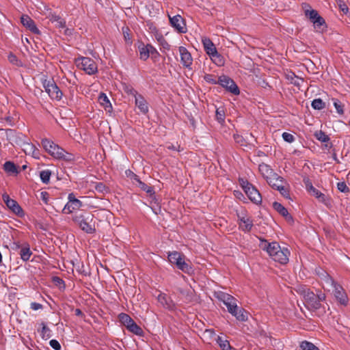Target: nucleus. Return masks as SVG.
Here are the masks:
<instances>
[{
    "mask_svg": "<svg viewBox=\"0 0 350 350\" xmlns=\"http://www.w3.org/2000/svg\"><path fill=\"white\" fill-rule=\"evenodd\" d=\"M148 51H149V54L152 55L158 54L156 49L150 44H148Z\"/></svg>",
    "mask_w": 350,
    "mask_h": 350,
    "instance_id": "60",
    "label": "nucleus"
},
{
    "mask_svg": "<svg viewBox=\"0 0 350 350\" xmlns=\"http://www.w3.org/2000/svg\"><path fill=\"white\" fill-rule=\"evenodd\" d=\"M258 170L262 176L267 180L275 174L269 165L265 163H261L258 166Z\"/></svg>",
    "mask_w": 350,
    "mask_h": 350,
    "instance_id": "25",
    "label": "nucleus"
},
{
    "mask_svg": "<svg viewBox=\"0 0 350 350\" xmlns=\"http://www.w3.org/2000/svg\"><path fill=\"white\" fill-rule=\"evenodd\" d=\"M231 314L235 317L238 321H245L247 320V313L243 308L237 307V309H236L233 313H231Z\"/></svg>",
    "mask_w": 350,
    "mask_h": 350,
    "instance_id": "28",
    "label": "nucleus"
},
{
    "mask_svg": "<svg viewBox=\"0 0 350 350\" xmlns=\"http://www.w3.org/2000/svg\"><path fill=\"white\" fill-rule=\"evenodd\" d=\"M21 23L24 27L35 34H40V31L37 28L35 22L27 15H23L21 18Z\"/></svg>",
    "mask_w": 350,
    "mask_h": 350,
    "instance_id": "22",
    "label": "nucleus"
},
{
    "mask_svg": "<svg viewBox=\"0 0 350 350\" xmlns=\"http://www.w3.org/2000/svg\"><path fill=\"white\" fill-rule=\"evenodd\" d=\"M282 136L283 139L288 143H292L295 141L294 136L289 133L284 132Z\"/></svg>",
    "mask_w": 350,
    "mask_h": 350,
    "instance_id": "50",
    "label": "nucleus"
},
{
    "mask_svg": "<svg viewBox=\"0 0 350 350\" xmlns=\"http://www.w3.org/2000/svg\"><path fill=\"white\" fill-rule=\"evenodd\" d=\"M311 106L314 109L321 110L325 107V103L321 98H316L312 101Z\"/></svg>",
    "mask_w": 350,
    "mask_h": 350,
    "instance_id": "40",
    "label": "nucleus"
},
{
    "mask_svg": "<svg viewBox=\"0 0 350 350\" xmlns=\"http://www.w3.org/2000/svg\"><path fill=\"white\" fill-rule=\"evenodd\" d=\"M297 292L302 295L306 306L308 308L319 309L321 307V302L325 299V295L321 291L314 294L308 288L299 287Z\"/></svg>",
    "mask_w": 350,
    "mask_h": 350,
    "instance_id": "1",
    "label": "nucleus"
},
{
    "mask_svg": "<svg viewBox=\"0 0 350 350\" xmlns=\"http://www.w3.org/2000/svg\"><path fill=\"white\" fill-rule=\"evenodd\" d=\"M2 198L8 208L18 216H23V211L18 202L11 199L7 193H3Z\"/></svg>",
    "mask_w": 350,
    "mask_h": 350,
    "instance_id": "12",
    "label": "nucleus"
},
{
    "mask_svg": "<svg viewBox=\"0 0 350 350\" xmlns=\"http://www.w3.org/2000/svg\"><path fill=\"white\" fill-rule=\"evenodd\" d=\"M131 93L135 97V105L139 110L143 113H146L148 111V106L144 98L134 90H131Z\"/></svg>",
    "mask_w": 350,
    "mask_h": 350,
    "instance_id": "18",
    "label": "nucleus"
},
{
    "mask_svg": "<svg viewBox=\"0 0 350 350\" xmlns=\"http://www.w3.org/2000/svg\"><path fill=\"white\" fill-rule=\"evenodd\" d=\"M180 55V62L183 66L191 69V66L193 63V58L191 53L184 46H180L178 49Z\"/></svg>",
    "mask_w": 350,
    "mask_h": 350,
    "instance_id": "16",
    "label": "nucleus"
},
{
    "mask_svg": "<svg viewBox=\"0 0 350 350\" xmlns=\"http://www.w3.org/2000/svg\"><path fill=\"white\" fill-rule=\"evenodd\" d=\"M305 15L310 18L311 22L312 23L314 21L316 20L320 15L317 12V11L314 10H305Z\"/></svg>",
    "mask_w": 350,
    "mask_h": 350,
    "instance_id": "42",
    "label": "nucleus"
},
{
    "mask_svg": "<svg viewBox=\"0 0 350 350\" xmlns=\"http://www.w3.org/2000/svg\"><path fill=\"white\" fill-rule=\"evenodd\" d=\"M49 345L55 350H60L61 349V345L57 340L53 339V340H50Z\"/></svg>",
    "mask_w": 350,
    "mask_h": 350,
    "instance_id": "53",
    "label": "nucleus"
},
{
    "mask_svg": "<svg viewBox=\"0 0 350 350\" xmlns=\"http://www.w3.org/2000/svg\"><path fill=\"white\" fill-rule=\"evenodd\" d=\"M60 156L61 157H58V159H63L67 161H72L75 159V157L72 154L66 152L63 148Z\"/></svg>",
    "mask_w": 350,
    "mask_h": 350,
    "instance_id": "43",
    "label": "nucleus"
},
{
    "mask_svg": "<svg viewBox=\"0 0 350 350\" xmlns=\"http://www.w3.org/2000/svg\"><path fill=\"white\" fill-rule=\"evenodd\" d=\"M157 300L165 308L172 310L174 308V302L166 294L160 293L157 296Z\"/></svg>",
    "mask_w": 350,
    "mask_h": 350,
    "instance_id": "23",
    "label": "nucleus"
},
{
    "mask_svg": "<svg viewBox=\"0 0 350 350\" xmlns=\"http://www.w3.org/2000/svg\"><path fill=\"white\" fill-rule=\"evenodd\" d=\"M155 38L164 49H170V45L168 44L167 41L165 40V38H163V36L161 33L157 32L155 34Z\"/></svg>",
    "mask_w": 350,
    "mask_h": 350,
    "instance_id": "41",
    "label": "nucleus"
},
{
    "mask_svg": "<svg viewBox=\"0 0 350 350\" xmlns=\"http://www.w3.org/2000/svg\"><path fill=\"white\" fill-rule=\"evenodd\" d=\"M239 228L244 232H250L253 227V221L250 216L245 213L238 214Z\"/></svg>",
    "mask_w": 350,
    "mask_h": 350,
    "instance_id": "13",
    "label": "nucleus"
},
{
    "mask_svg": "<svg viewBox=\"0 0 350 350\" xmlns=\"http://www.w3.org/2000/svg\"><path fill=\"white\" fill-rule=\"evenodd\" d=\"M234 139L236 143L240 146H246L247 145V142L242 135L238 134L234 135Z\"/></svg>",
    "mask_w": 350,
    "mask_h": 350,
    "instance_id": "47",
    "label": "nucleus"
},
{
    "mask_svg": "<svg viewBox=\"0 0 350 350\" xmlns=\"http://www.w3.org/2000/svg\"><path fill=\"white\" fill-rule=\"evenodd\" d=\"M8 59H9L10 62L12 63L14 65L21 66V61H19L17 57L15 55H14V54L10 53L8 55Z\"/></svg>",
    "mask_w": 350,
    "mask_h": 350,
    "instance_id": "49",
    "label": "nucleus"
},
{
    "mask_svg": "<svg viewBox=\"0 0 350 350\" xmlns=\"http://www.w3.org/2000/svg\"><path fill=\"white\" fill-rule=\"evenodd\" d=\"M322 280L327 286H330L332 287H334L336 284H338L336 282H334L332 278L330 277L327 273H325L323 275H322Z\"/></svg>",
    "mask_w": 350,
    "mask_h": 350,
    "instance_id": "44",
    "label": "nucleus"
},
{
    "mask_svg": "<svg viewBox=\"0 0 350 350\" xmlns=\"http://www.w3.org/2000/svg\"><path fill=\"white\" fill-rule=\"evenodd\" d=\"M54 281H55L57 284H63V283H64V281H63L62 279H60L59 278H57V277H56V278H54Z\"/></svg>",
    "mask_w": 350,
    "mask_h": 350,
    "instance_id": "62",
    "label": "nucleus"
},
{
    "mask_svg": "<svg viewBox=\"0 0 350 350\" xmlns=\"http://www.w3.org/2000/svg\"><path fill=\"white\" fill-rule=\"evenodd\" d=\"M168 260L172 264L176 265L178 269L185 273H189L192 271L191 267L185 261L184 256L178 252H173L168 254Z\"/></svg>",
    "mask_w": 350,
    "mask_h": 350,
    "instance_id": "3",
    "label": "nucleus"
},
{
    "mask_svg": "<svg viewBox=\"0 0 350 350\" xmlns=\"http://www.w3.org/2000/svg\"><path fill=\"white\" fill-rule=\"evenodd\" d=\"M217 297L224 303L230 314L237 309V299L230 295L224 292H218L217 293Z\"/></svg>",
    "mask_w": 350,
    "mask_h": 350,
    "instance_id": "7",
    "label": "nucleus"
},
{
    "mask_svg": "<svg viewBox=\"0 0 350 350\" xmlns=\"http://www.w3.org/2000/svg\"><path fill=\"white\" fill-rule=\"evenodd\" d=\"M314 137L321 142H328L329 137L322 131H317L314 133Z\"/></svg>",
    "mask_w": 350,
    "mask_h": 350,
    "instance_id": "34",
    "label": "nucleus"
},
{
    "mask_svg": "<svg viewBox=\"0 0 350 350\" xmlns=\"http://www.w3.org/2000/svg\"><path fill=\"white\" fill-rule=\"evenodd\" d=\"M333 104L336 110V111L339 114H343L344 110H343V105L341 103L340 101H339L338 99H333Z\"/></svg>",
    "mask_w": 350,
    "mask_h": 350,
    "instance_id": "46",
    "label": "nucleus"
},
{
    "mask_svg": "<svg viewBox=\"0 0 350 350\" xmlns=\"http://www.w3.org/2000/svg\"><path fill=\"white\" fill-rule=\"evenodd\" d=\"M306 189L312 196L317 198L319 202L326 205L329 204L328 198L324 193L314 187L308 181L306 183Z\"/></svg>",
    "mask_w": 350,
    "mask_h": 350,
    "instance_id": "17",
    "label": "nucleus"
},
{
    "mask_svg": "<svg viewBox=\"0 0 350 350\" xmlns=\"http://www.w3.org/2000/svg\"><path fill=\"white\" fill-rule=\"evenodd\" d=\"M3 169L8 173H16V165L11 161H6L3 165Z\"/></svg>",
    "mask_w": 350,
    "mask_h": 350,
    "instance_id": "37",
    "label": "nucleus"
},
{
    "mask_svg": "<svg viewBox=\"0 0 350 350\" xmlns=\"http://www.w3.org/2000/svg\"><path fill=\"white\" fill-rule=\"evenodd\" d=\"M337 188L338 189L343 193H347L349 191V188L344 182H339L337 184Z\"/></svg>",
    "mask_w": 350,
    "mask_h": 350,
    "instance_id": "52",
    "label": "nucleus"
},
{
    "mask_svg": "<svg viewBox=\"0 0 350 350\" xmlns=\"http://www.w3.org/2000/svg\"><path fill=\"white\" fill-rule=\"evenodd\" d=\"M268 184L273 189H278V186H282L284 184V180L277 174L267 180Z\"/></svg>",
    "mask_w": 350,
    "mask_h": 350,
    "instance_id": "27",
    "label": "nucleus"
},
{
    "mask_svg": "<svg viewBox=\"0 0 350 350\" xmlns=\"http://www.w3.org/2000/svg\"><path fill=\"white\" fill-rule=\"evenodd\" d=\"M47 18L52 23H55L58 28H64L66 27V21L60 16L55 12H49Z\"/></svg>",
    "mask_w": 350,
    "mask_h": 350,
    "instance_id": "24",
    "label": "nucleus"
},
{
    "mask_svg": "<svg viewBox=\"0 0 350 350\" xmlns=\"http://www.w3.org/2000/svg\"><path fill=\"white\" fill-rule=\"evenodd\" d=\"M334 288V295L336 299L339 301V303L342 305H347L348 303V297L345 292L343 288L339 285L336 284Z\"/></svg>",
    "mask_w": 350,
    "mask_h": 350,
    "instance_id": "20",
    "label": "nucleus"
},
{
    "mask_svg": "<svg viewBox=\"0 0 350 350\" xmlns=\"http://www.w3.org/2000/svg\"><path fill=\"white\" fill-rule=\"evenodd\" d=\"M30 308L33 310H38L42 308V305L37 302H32L30 305Z\"/></svg>",
    "mask_w": 350,
    "mask_h": 350,
    "instance_id": "56",
    "label": "nucleus"
},
{
    "mask_svg": "<svg viewBox=\"0 0 350 350\" xmlns=\"http://www.w3.org/2000/svg\"><path fill=\"white\" fill-rule=\"evenodd\" d=\"M218 83L234 95H238L240 93L239 89L234 81L227 76L219 77Z\"/></svg>",
    "mask_w": 350,
    "mask_h": 350,
    "instance_id": "10",
    "label": "nucleus"
},
{
    "mask_svg": "<svg viewBox=\"0 0 350 350\" xmlns=\"http://www.w3.org/2000/svg\"><path fill=\"white\" fill-rule=\"evenodd\" d=\"M75 312L77 316H80L82 314V312L81 311L80 309L78 308L75 310Z\"/></svg>",
    "mask_w": 350,
    "mask_h": 350,
    "instance_id": "64",
    "label": "nucleus"
},
{
    "mask_svg": "<svg viewBox=\"0 0 350 350\" xmlns=\"http://www.w3.org/2000/svg\"><path fill=\"white\" fill-rule=\"evenodd\" d=\"M139 50L140 59L143 60H146L150 56L148 51V44H142L139 46Z\"/></svg>",
    "mask_w": 350,
    "mask_h": 350,
    "instance_id": "33",
    "label": "nucleus"
},
{
    "mask_svg": "<svg viewBox=\"0 0 350 350\" xmlns=\"http://www.w3.org/2000/svg\"><path fill=\"white\" fill-rule=\"evenodd\" d=\"M300 81H302L301 79L297 77V76H293V79H292L291 83L294 84L295 85L299 86L300 84Z\"/></svg>",
    "mask_w": 350,
    "mask_h": 350,
    "instance_id": "59",
    "label": "nucleus"
},
{
    "mask_svg": "<svg viewBox=\"0 0 350 350\" xmlns=\"http://www.w3.org/2000/svg\"><path fill=\"white\" fill-rule=\"evenodd\" d=\"M34 145L29 142H24L22 144L23 150L26 154L33 152Z\"/></svg>",
    "mask_w": 350,
    "mask_h": 350,
    "instance_id": "38",
    "label": "nucleus"
},
{
    "mask_svg": "<svg viewBox=\"0 0 350 350\" xmlns=\"http://www.w3.org/2000/svg\"><path fill=\"white\" fill-rule=\"evenodd\" d=\"M92 216L89 213L80 214L76 215L74 220L83 231L88 233H92L94 231V228L88 221L90 219H92Z\"/></svg>",
    "mask_w": 350,
    "mask_h": 350,
    "instance_id": "6",
    "label": "nucleus"
},
{
    "mask_svg": "<svg viewBox=\"0 0 350 350\" xmlns=\"http://www.w3.org/2000/svg\"><path fill=\"white\" fill-rule=\"evenodd\" d=\"M99 100H100V103L103 105H105L107 106V105H110L109 100L107 96L105 94H102L100 95Z\"/></svg>",
    "mask_w": 350,
    "mask_h": 350,
    "instance_id": "54",
    "label": "nucleus"
},
{
    "mask_svg": "<svg viewBox=\"0 0 350 350\" xmlns=\"http://www.w3.org/2000/svg\"><path fill=\"white\" fill-rule=\"evenodd\" d=\"M278 191H280V193L282 194V196H284L286 198H289V193L288 189L282 185V186H278Z\"/></svg>",
    "mask_w": 350,
    "mask_h": 350,
    "instance_id": "51",
    "label": "nucleus"
},
{
    "mask_svg": "<svg viewBox=\"0 0 350 350\" xmlns=\"http://www.w3.org/2000/svg\"><path fill=\"white\" fill-rule=\"evenodd\" d=\"M170 23L171 25L179 33L186 32L187 28L183 18L179 15L170 16L169 15Z\"/></svg>",
    "mask_w": 350,
    "mask_h": 350,
    "instance_id": "14",
    "label": "nucleus"
},
{
    "mask_svg": "<svg viewBox=\"0 0 350 350\" xmlns=\"http://www.w3.org/2000/svg\"><path fill=\"white\" fill-rule=\"evenodd\" d=\"M51 172L50 170H43L40 173V177L43 183L47 184L50 180Z\"/></svg>",
    "mask_w": 350,
    "mask_h": 350,
    "instance_id": "39",
    "label": "nucleus"
},
{
    "mask_svg": "<svg viewBox=\"0 0 350 350\" xmlns=\"http://www.w3.org/2000/svg\"><path fill=\"white\" fill-rule=\"evenodd\" d=\"M234 195L237 198H241V196H243V194L239 191H235Z\"/></svg>",
    "mask_w": 350,
    "mask_h": 350,
    "instance_id": "63",
    "label": "nucleus"
},
{
    "mask_svg": "<svg viewBox=\"0 0 350 350\" xmlns=\"http://www.w3.org/2000/svg\"><path fill=\"white\" fill-rule=\"evenodd\" d=\"M240 185L250 200L254 203L258 204L262 201V197L259 191L247 180L240 179Z\"/></svg>",
    "mask_w": 350,
    "mask_h": 350,
    "instance_id": "2",
    "label": "nucleus"
},
{
    "mask_svg": "<svg viewBox=\"0 0 350 350\" xmlns=\"http://www.w3.org/2000/svg\"><path fill=\"white\" fill-rule=\"evenodd\" d=\"M260 247L265 250L269 256L273 258L280 250L281 247L277 242L268 243L267 241H262L260 245Z\"/></svg>",
    "mask_w": 350,
    "mask_h": 350,
    "instance_id": "15",
    "label": "nucleus"
},
{
    "mask_svg": "<svg viewBox=\"0 0 350 350\" xmlns=\"http://www.w3.org/2000/svg\"><path fill=\"white\" fill-rule=\"evenodd\" d=\"M43 86L45 91L48 93L49 96L55 100H60L62 96V92L60 91L57 85L55 83L53 80H45L43 82Z\"/></svg>",
    "mask_w": 350,
    "mask_h": 350,
    "instance_id": "8",
    "label": "nucleus"
},
{
    "mask_svg": "<svg viewBox=\"0 0 350 350\" xmlns=\"http://www.w3.org/2000/svg\"><path fill=\"white\" fill-rule=\"evenodd\" d=\"M132 178L135 180L138 186L144 191H145L147 193L152 194L153 193V189L151 187L146 185L144 183L142 182L139 177L136 175L133 174Z\"/></svg>",
    "mask_w": 350,
    "mask_h": 350,
    "instance_id": "30",
    "label": "nucleus"
},
{
    "mask_svg": "<svg viewBox=\"0 0 350 350\" xmlns=\"http://www.w3.org/2000/svg\"><path fill=\"white\" fill-rule=\"evenodd\" d=\"M77 65L88 75H93L97 72L96 62L90 57H83L79 58L77 60Z\"/></svg>",
    "mask_w": 350,
    "mask_h": 350,
    "instance_id": "5",
    "label": "nucleus"
},
{
    "mask_svg": "<svg viewBox=\"0 0 350 350\" xmlns=\"http://www.w3.org/2000/svg\"><path fill=\"white\" fill-rule=\"evenodd\" d=\"M49 194L46 191H42L40 193V199L45 203L49 202Z\"/></svg>",
    "mask_w": 350,
    "mask_h": 350,
    "instance_id": "55",
    "label": "nucleus"
},
{
    "mask_svg": "<svg viewBox=\"0 0 350 350\" xmlns=\"http://www.w3.org/2000/svg\"><path fill=\"white\" fill-rule=\"evenodd\" d=\"M40 325L42 327V329L40 331L41 337L44 340L50 338L52 336L51 330L45 325L44 323H42Z\"/></svg>",
    "mask_w": 350,
    "mask_h": 350,
    "instance_id": "32",
    "label": "nucleus"
},
{
    "mask_svg": "<svg viewBox=\"0 0 350 350\" xmlns=\"http://www.w3.org/2000/svg\"><path fill=\"white\" fill-rule=\"evenodd\" d=\"M68 202L64 206L63 212L66 214H70L75 210L79 209L82 206V202L77 199L75 195L71 193L68 196Z\"/></svg>",
    "mask_w": 350,
    "mask_h": 350,
    "instance_id": "11",
    "label": "nucleus"
},
{
    "mask_svg": "<svg viewBox=\"0 0 350 350\" xmlns=\"http://www.w3.org/2000/svg\"><path fill=\"white\" fill-rule=\"evenodd\" d=\"M216 342L221 350H236L230 346L229 342L226 339L221 336H218L217 337Z\"/></svg>",
    "mask_w": 350,
    "mask_h": 350,
    "instance_id": "29",
    "label": "nucleus"
},
{
    "mask_svg": "<svg viewBox=\"0 0 350 350\" xmlns=\"http://www.w3.org/2000/svg\"><path fill=\"white\" fill-rule=\"evenodd\" d=\"M42 145L44 149L54 158L58 159L59 157H61L62 148L53 142L48 139H43L42 140Z\"/></svg>",
    "mask_w": 350,
    "mask_h": 350,
    "instance_id": "9",
    "label": "nucleus"
},
{
    "mask_svg": "<svg viewBox=\"0 0 350 350\" xmlns=\"http://www.w3.org/2000/svg\"><path fill=\"white\" fill-rule=\"evenodd\" d=\"M120 321L121 323L126 326V327L132 333L142 336L143 334L142 329L138 326L135 321L130 317L129 315L125 313H121L119 314Z\"/></svg>",
    "mask_w": 350,
    "mask_h": 350,
    "instance_id": "4",
    "label": "nucleus"
},
{
    "mask_svg": "<svg viewBox=\"0 0 350 350\" xmlns=\"http://www.w3.org/2000/svg\"><path fill=\"white\" fill-rule=\"evenodd\" d=\"M19 254L23 261H27L30 258L32 252L30 250V246L28 243L24 244L21 247Z\"/></svg>",
    "mask_w": 350,
    "mask_h": 350,
    "instance_id": "26",
    "label": "nucleus"
},
{
    "mask_svg": "<svg viewBox=\"0 0 350 350\" xmlns=\"http://www.w3.org/2000/svg\"><path fill=\"white\" fill-rule=\"evenodd\" d=\"M225 113L223 108H218L216 109V118L219 123L224 122Z\"/></svg>",
    "mask_w": 350,
    "mask_h": 350,
    "instance_id": "45",
    "label": "nucleus"
},
{
    "mask_svg": "<svg viewBox=\"0 0 350 350\" xmlns=\"http://www.w3.org/2000/svg\"><path fill=\"white\" fill-rule=\"evenodd\" d=\"M29 155H31L35 159H40V151H39V150L36 146H34V148H33V152L30 153Z\"/></svg>",
    "mask_w": 350,
    "mask_h": 350,
    "instance_id": "57",
    "label": "nucleus"
},
{
    "mask_svg": "<svg viewBox=\"0 0 350 350\" xmlns=\"http://www.w3.org/2000/svg\"><path fill=\"white\" fill-rule=\"evenodd\" d=\"M314 25V27L317 31H321L323 29V27L325 26V20L320 16L315 21L312 22Z\"/></svg>",
    "mask_w": 350,
    "mask_h": 350,
    "instance_id": "36",
    "label": "nucleus"
},
{
    "mask_svg": "<svg viewBox=\"0 0 350 350\" xmlns=\"http://www.w3.org/2000/svg\"><path fill=\"white\" fill-rule=\"evenodd\" d=\"M300 347L303 350H319V348L315 346L313 343L304 340L301 342Z\"/></svg>",
    "mask_w": 350,
    "mask_h": 350,
    "instance_id": "35",
    "label": "nucleus"
},
{
    "mask_svg": "<svg viewBox=\"0 0 350 350\" xmlns=\"http://www.w3.org/2000/svg\"><path fill=\"white\" fill-rule=\"evenodd\" d=\"M96 190L103 191L105 189V186L103 183H98L96 187Z\"/></svg>",
    "mask_w": 350,
    "mask_h": 350,
    "instance_id": "61",
    "label": "nucleus"
},
{
    "mask_svg": "<svg viewBox=\"0 0 350 350\" xmlns=\"http://www.w3.org/2000/svg\"><path fill=\"white\" fill-rule=\"evenodd\" d=\"M290 251L288 248L283 247L278 250V253L272 258L274 261L278 262L281 264H286L288 261Z\"/></svg>",
    "mask_w": 350,
    "mask_h": 350,
    "instance_id": "21",
    "label": "nucleus"
},
{
    "mask_svg": "<svg viewBox=\"0 0 350 350\" xmlns=\"http://www.w3.org/2000/svg\"><path fill=\"white\" fill-rule=\"evenodd\" d=\"M203 46L206 53L211 58H220V54L218 53L216 47L209 38L202 40Z\"/></svg>",
    "mask_w": 350,
    "mask_h": 350,
    "instance_id": "19",
    "label": "nucleus"
},
{
    "mask_svg": "<svg viewBox=\"0 0 350 350\" xmlns=\"http://www.w3.org/2000/svg\"><path fill=\"white\" fill-rule=\"evenodd\" d=\"M211 59L218 66H222L224 64V60L221 55L220 58L213 57Z\"/></svg>",
    "mask_w": 350,
    "mask_h": 350,
    "instance_id": "58",
    "label": "nucleus"
},
{
    "mask_svg": "<svg viewBox=\"0 0 350 350\" xmlns=\"http://www.w3.org/2000/svg\"><path fill=\"white\" fill-rule=\"evenodd\" d=\"M273 206L274 209L276 210L282 216L291 218V217L288 215L287 209L280 203L275 202L273 204Z\"/></svg>",
    "mask_w": 350,
    "mask_h": 350,
    "instance_id": "31",
    "label": "nucleus"
},
{
    "mask_svg": "<svg viewBox=\"0 0 350 350\" xmlns=\"http://www.w3.org/2000/svg\"><path fill=\"white\" fill-rule=\"evenodd\" d=\"M204 80L211 83V84H217L218 83V79H217L216 77L213 75H205L204 77Z\"/></svg>",
    "mask_w": 350,
    "mask_h": 350,
    "instance_id": "48",
    "label": "nucleus"
}]
</instances>
